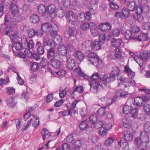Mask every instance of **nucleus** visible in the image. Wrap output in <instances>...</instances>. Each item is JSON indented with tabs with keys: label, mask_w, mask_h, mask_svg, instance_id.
I'll use <instances>...</instances> for the list:
<instances>
[{
	"label": "nucleus",
	"mask_w": 150,
	"mask_h": 150,
	"mask_svg": "<svg viewBox=\"0 0 150 150\" xmlns=\"http://www.w3.org/2000/svg\"><path fill=\"white\" fill-rule=\"evenodd\" d=\"M100 74L98 72L94 73L91 76V91L94 93L98 91L99 88L98 83L97 80L99 78Z\"/></svg>",
	"instance_id": "nucleus-1"
},
{
	"label": "nucleus",
	"mask_w": 150,
	"mask_h": 150,
	"mask_svg": "<svg viewBox=\"0 0 150 150\" xmlns=\"http://www.w3.org/2000/svg\"><path fill=\"white\" fill-rule=\"evenodd\" d=\"M12 21L11 16L9 15H7L4 18V25L6 28L5 33L6 35L11 34V32L14 31L13 27L11 26Z\"/></svg>",
	"instance_id": "nucleus-2"
},
{
	"label": "nucleus",
	"mask_w": 150,
	"mask_h": 150,
	"mask_svg": "<svg viewBox=\"0 0 150 150\" xmlns=\"http://www.w3.org/2000/svg\"><path fill=\"white\" fill-rule=\"evenodd\" d=\"M88 57L89 58L88 60L91 62L94 65L97 66L98 65L99 62L100 61L99 57L94 52H91L88 54Z\"/></svg>",
	"instance_id": "nucleus-3"
},
{
	"label": "nucleus",
	"mask_w": 150,
	"mask_h": 150,
	"mask_svg": "<svg viewBox=\"0 0 150 150\" xmlns=\"http://www.w3.org/2000/svg\"><path fill=\"white\" fill-rule=\"evenodd\" d=\"M149 8L146 5L140 4L136 5L135 10L137 14L140 15L142 13H146L149 11Z\"/></svg>",
	"instance_id": "nucleus-4"
},
{
	"label": "nucleus",
	"mask_w": 150,
	"mask_h": 150,
	"mask_svg": "<svg viewBox=\"0 0 150 150\" xmlns=\"http://www.w3.org/2000/svg\"><path fill=\"white\" fill-rule=\"evenodd\" d=\"M76 15L72 11H69L66 13V20L68 23L74 24L75 23Z\"/></svg>",
	"instance_id": "nucleus-5"
},
{
	"label": "nucleus",
	"mask_w": 150,
	"mask_h": 150,
	"mask_svg": "<svg viewBox=\"0 0 150 150\" xmlns=\"http://www.w3.org/2000/svg\"><path fill=\"white\" fill-rule=\"evenodd\" d=\"M136 41H145L150 38V31L146 33H142L139 35H136V37L134 38Z\"/></svg>",
	"instance_id": "nucleus-6"
},
{
	"label": "nucleus",
	"mask_w": 150,
	"mask_h": 150,
	"mask_svg": "<svg viewBox=\"0 0 150 150\" xmlns=\"http://www.w3.org/2000/svg\"><path fill=\"white\" fill-rule=\"evenodd\" d=\"M119 80L120 82L118 86H119L120 83L122 84L123 83H124V85L125 86V88L132 86H135L136 85L135 81L133 80L129 81L127 79L124 78L122 79V78H119Z\"/></svg>",
	"instance_id": "nucleus-7"
},
{
	"label": "nucleus",
	"mask_w": 150,
	"mask_h": 150,
	"mask_svg": "<svg viewBox=\"0 0 150 150\" xmlns=\"http://www.w3.org/2000/svg\"><path fill=\"white\" fill-rule=\"evenodd\" d=\"M112 28V25L108 22L101 23L99 25V28L101 31L107 32L110 30Z\"/></svg>",
	"instance_id": "nucleus-8"
},
{
	"label": "nucleus",
	"mask_w": 150,
	"mask_h": 150,
	"mask_svg": "<svg viewBox=\"0 0 150 150\" xmlns=\"http://www.w3.org/2000/svg\"><path fill=\"white\" fill-rule=\"evenodd\" d=\"M92 41L87 40L84 42L82 45V49L85 52L89 51L92 50Z\"/></svg>",
	"instance_id": "nucleus-9"
},
{
	"label": "nucleus",
	"mask_w": 150,
	"mask_h": 150,
	"mask_svg": "<svg viewBox=\"0 0 150 150\" xmlns=\"http://www.w3.org/2000/svg\"><path fill=\"white\" fill-rule=\"evenodd\" d=\"M58 54L62 56L66 55V45L64 44H61L57 47Z\"/></svg>",
	"instance_id": "nucleus-10"
},
{
	"label": "nucleus",
	"mask_w": 150,
	"mask_h": 150,
	"mask_svg": "<svg viewBox=\"0 0 150 150\" xmlns=\"http://www.w3.org/2000/svg\"><path fill=\"white\" fill-rule=\"evenodd\" d=\"M8 107L9 108L14 107L16 105L17 103L15 101L14 98L12 97L8 98L6 100Z\"/></svg>",
	"instance_id": "nucleus-11"
},
{
	"label": "nucleus",
	"mask_w": 150,
	"mask_h": 150,
	"mask_svg": "<svg viewBox=\"0 0 150 150\" xmlns=\"http://www.w3.org/2000/svg\"><path fill=\"white\" fill-rule=\"evenodd\" d=\"M38 11L39 14L42 16L47 15V8L46 6L43 4L40 5L38 6Z\"/></svg>",
	"instance_id": "nucleus-12"
},
{
	"label": "nucleus",
	"mask_w": 150,
	"mask_h": 150,
	"mask_svg": "<svg viewBox=\"0 0 150 150\" xmlns=\"http://www.w3.org/2000/svg\"><path fill=\"white\" fill-rule=\"evenodd\" d=\"M122 42V40L120 38L116 39L113 38L111 40V43L112 45L116 47H120Z\"/></svg>",
	"instance_id": "nucleus-13"
},
{
	"label": "nucleus",
	"mask_w": 150,
	"mask_h": 150,
	"mask_svg": "<svg viewBox=\"0 0 150 150\" xmlns=\"http://www.w3.org/2000/svg\"><path fill=\"white\" fill-rule=\"evenodd\" d=\"M123 137L125 140L127 142H131L133 139L132 133L128 130L124 132Z\"/></svg>",
	"instance_id": "nucleus-14"
},
{
	"label": "nucleus",
	"mask_w": 150,
	"mask_h": 150,
	"mask_svg": "<svg viewBox=\"0 0 150 150\" xmlns=\"http://www.w3.org/2000/svg\"><path fill=\"white\" fill-rule=\"evenodd\" d=\"M74 73L76 75L83 77L84 78L87 79L88 78V76L84 74L79 67H78L75 68Z\"/></svg>",
	"instance_id": "nucleus-15"
},
{
	"label": "nucleus",
	"mask_w": 150,
	"mask_h": 150,
	"mask_svg": "<svg viewBox=\"0 0 150 150\" xmlns=\"http://www.w3.org/2000/svg\"><path fill=\"white\" fill-rule=\"evenodd\" d=\"M69 6L71 8L75 10L80 6V4L79 1L72 0L69 2Z\"/></svg>",
	"instance_id": "nucleus-16"
},
{
	"label": "nucleus",
	"mask_w": 150,
	"mask_h": 150,
	"mask_svg": "<svg viewBox=\"0 0 150 150\" xmlns=\"http://www.w3.org/2000/svg\"><path fill=\"white\" fill-rule=\"evenodd\" d=\"M140 59L143 60H147L150 58V51H144L140 54Z\"/></svg>",
	"instance_id": "nucleus-17"
},
{
	"label": "nucleus",
	"mask_w": 150,
	"mask_h": 150,
	"mask_svg": "<svg viewBox=\"0 0 150 150\" xmlns=\"http://www.w3.org/2000/svg\"><path fill=\"white\" fill-rule=\"evenodd\" d=\"M136 35H133L132 31L129 30H127L125 32V37L126 40H135L134 37H136Z\"/></svg>",
	"instance_id": "nucleus-18"
},
{
	"label": "nucleus",
	"mask_w": 150,
	"mask_h": 150,
	"mask_svg": "<svg viewBox=\"0 0 150 150\" xmlns=\"http://www.w3.org/2000/svg\"><path fill=\"white\" fill-rule=\"evenodd\" d=\"M51 33L50 36L53 38V41L54 43L57 45L59 44L61 40V38L60 36L57 34Z\"/></svg>",
	"instance_id": "nucleus-19"
},
{
	"label": "nucleus",
	"mask_w": 150,
	"mask_h": 150,
	"mask_svg": "<svg viewBox=\"0 0 150 150\" xmlns=\"http://www.w3.org/2000/svg\"><path fill=\"white\" fill-rule=\"evenodd\" d=\"M104 79L108 83L114 81L115 79V76L114 75L110 74H108L103 76Z\"/></svg>",
	"instance_id": "nucleus-20"
},
{
	"label": "nucleus",
	"mask_w": 150,
	"mask_h": 150,
	"mask_svg": "<svg viewBox=\"0 0 150 150\" xmlns=\"http://www.w3.org/2000/svg\"><path fill=\"white\" fill-rule=\"evenodd\" d=\"M67 64H66V67L68 69H72L75 66L74 60L72 57H70L68 58L66 61Z\"/></svg>",
	"instance_id": "nucleus-21"
},
{
	"label": "nucleus",
	"mask_w": 150,
	"mask_h": 150,
	"mask_svg": "<svg viewBox=\"0 0 150 150\" xmlns=\"http://www.w3.org/2000/svg\"><path fill=\"white\" fill-rule=\"evenodd\" d=\"M124 70L126 73H127L129 78L131 79L134 78L135 74V72L131 70L128 66H125Z\"/></svg>",
	"instance_id": "nucleus-22"
},
{
	"label": "nucleus",
	"mask_w": 150,
	"mask_h": 150,
	"mask_svg": "<svg viewBox=\"0 0 150 150\" xmlns=\"http://www.w3.org/2000/svg\"><path fill=\"white\" fill-rule=\"evenodd\" d=\"M24 118L25 120L29 119L28 120L30 121H32L35 119L36 120H38V117H36L33 114L31 115L30 113L28 112L26 113L24 115Z\"/></svg>",
	"instance_id": "nucleus-23"
},
{
	"label": "nucleus",
	"mask_w": 150,
	"mask_h": 150,
	"mask_svg": "<svg viewBox=\"0 0 150 150\" xmlns=\"http://www.w3.org/2000/svg\"><path fill=\"white\" fill-rule=\"evenodd\" d=\"M51 24L49 23H44L41 25V29L44 32H49L51 31Z\"/></svg>",
	"instance_id": "nucleus-24"
},
{
	"label": "nucleus",
	"mask_w": 150,
	"mask_h": 150,
	"mask_svg": "<svg viewBox=\"0 0 150 150\" xmlns=\"http://www.w3.org/2000/svg\"><path fill=\"white\" fill-rule=\"evenodd\" d=\"M108 83L107 82V81L104 79L103 77L100 79L99 81V86L105 89L107 88L108 86Z\"/></svg>",
	"instance_id": "nucleus-25"
},
{
	"label": "nucleus",
	"mask_w": 150,
	"mask_h": 150,
	"mask_svg": "<svg viewBox=\"0 0 150 150\" xmlns=\"http://www.w3.org/2000/svg\"><path fill=\"white\" fill-rule=\"evenodd\" d=\"M50 60L52 65L56 68H58L61 65V62L58 59H52Z\"/></svg>",
	"instance_id": "nucleus-26"
},
{
	"label": "nucleus",
	"mask_w": 150,
	"mask_h": 150,
	"mask_svg": "<svg viewBox=\"0 0 150 150\" xmlns=\"http://www.w3.org/2000/svg\"><path fill=\"white\" fill-rule=\"evenodd\" d=\"M74 56L77 59L81 62L84 58V55L79 51H77L75 53Z\"/></svg>",
	"instance_id": "nucleus-27"
},
{
	"label": "nucleus",
	"mask_w": 150,
	"mask_h": 150,
	"mask_svg": "<svg viewBox=\"0 0 150 150\" xmlns=\"http://www.w3.org/2000/svg\"><path fill=\"white\" fill-rule=\"evenodd\" d=\"M48 58L50 60L55 58V52L53 48L51 47L48 49L47 54Z\"/></svg>",
	"instance_id": "nucleus-28"
},
{
	"label": "nucleus",
	"mask_w": 150,
	"mask_h": 150,
	"mask_svg": "<svg viewBox=\"0 0 150 150\" xmlns=\"http://www.w3.org/2000/svg\"><path fill=\"white\" fill-rule=\"evenodd\" d=\"M148 132L146 131L141 132L140 134V138L142 140L143 142H144L148 141L149 139V137L147 135Z\"/></svg>",
	"instance_id": "nucleus-29"
},
{
	"label": "nucleus",
	"mask_w": 150,
	"mask_h": 150,
	"mask_svg": "<svg viewBox=\"0 0 150 150\" xmlns=\"http://www.w3.org/2000/svg\"><path fill=\"white\" fill-rule=\"evenodd\" d=\"M128 92L124 90L119 89L118 90L116 93V96L117 97L121 96L123 97H125L128 95Z\"/></svg>",
	"instance_id": "nucleus-30"
},
{
	"label": "nucleus",
	"mask_w": 150,
	"mask_h": 150,
	"mask_svg": "<svg viewBox=\"0 0 150 150\" xmlns=\"http://www.w3.org/2000/svg\"><path fill=\"white\" fill-rule=\"evenodd\" d=\"M92 50L93 49L95 50L100 49L101 47L100 43L98 41L92 42Z\"/></svg>",
	"instance_id": "nucleus-31"
},
{
	"label": "nucleus",
	"mask_w": 150,
	"mask_h": 150,
	"mask_svg": "<svg viewBox=\"0 0 150 150\" xmlns=\"http://www.w3.org/2000/svg\"><path fill=\"white\" fill-rule=\"evenodd\" d=\"M76 31V29L75 28L70 27L67 29L66 31V34L68 36H66V38H69L71 36L73 35Z\"/></svg>",
	"instance_id": "nucleus-32"
},
{
	"label": "nucleus",
	"mask_w": 150,
	"mask_h": 150,
	"mask_svg": "<svg viewBox=\"0 0 150 150\" xmlns=\"http://www.w3.org/2000/svg\"><path fill=\"white\" fill-rule=\"evenodd\" d=\"M129 10L126 8H123L121 10L122 15L125 18L129 17L130 16V13Z\"/></svg>",
	"instance_id": "nucleus-33"
},
{
	"label": "nucleus",
	"mask_w": 150,
	"mask_h": 150,
	"mask_svg": "<svg viewBox=\"0 0 150 150\" xmlns=\"http://www.w3.org/2000/svg\"><path fill=\"white\" fill-rule=\"evenodd\" d=\"M141 96L136 97L134 98V104L137 106L141 107L142 105V100Z\"/></svg>",
	"instance_id": "nucleus-34"
},
{
	"label": "nucleus",
	"mask_w": 150,
	"mask_h": 150,
	"mask_svg": "<svg viewBox=\"0 0 150 150\" xmlns=\"http://www.w3.org/2000/svg\"><path fill=\"white\" fill-rule=\"evenodd\" d=\"M51 41L48 35H45L43 38V46L50 45H51Z\"/></svg>",
	"instance_id": "nucleus-35"
},
{
	"label": "nucleus",
	"mask_w": 150,
	"mask_h": 150,
	"mask_svg": "<svg viewBox=\"0 0 150 150\" xmlns=\"http://www.w3.org/2000/svg\"><path fill=\"white\" fill-rule=\"evenodd\" d=\"M12 13L14 14L18 13L19 12V8L16 4L12 3L10 6Z\"/></svg>",
	"instance_id": "nucleus-36"
},
{
	"label": "nucleus",
	"mask_w": 150,
	"mask_h": 150,
	"mask_svg": "<svg viewBox=\"0 0 150 150\" xmlns=\"http://www.w3.org/2000/svg\"><path fill=\"white\" fill-rule=\"evenodd\" d=\"M13 46L15 49L17 51H19L22 48V45L20 42L15 41L13 43Z\"/></svg>",
	"instance_id": "nucleus-37"
},
{
	"label": "nucleus",
	"mask_w": 150,
	"mask_h": 150,
	"mask_svg": "<svg viewBox=\"0 0 150 150\" xmlns=\"http://www.w3.org/2000/svg\"><path fill=\"white\" fill-rule=\"evenodd\" d=\"M79 127L80 129L83 130L88 128V122L86 120H84L81 122L80 123Z\"/></svg>",
	"instance_id": "nucleus-38"
},
{
	"label": "nucleus",
	"mask_w": 150,
	"mask_h": 150,
	"mask_svg": "<svg viewBox=\"0 0 150 150\" xmlns=\"http://www.w3.org/2000/svg\"><path fill=\"white\" fill-rule=\"evenodd\" d=\"M144 111L146 114H150V102L145 103L144 105Z\"/></svg>",
	"instance_id": "nucleus-39"
},
{
	"label": "nucleus",
	"mask_w": 150,
	"mask_h": 150,
	"mask_svg": "<svg viewBox=\"0 0 150 150\" xmlns=\"http://www.w3.org/2000/svg\"><path fill=\"white\" fill-rule=\"evenodd\" d=\"M138 109L137 108H134L131 109L130 113L131 116L133 118H136L138 115Z\"/></svg>",
	"instance_id": "nucleus-40"
},
{
	"label": "nucleus",
	"mask_w": 150,
	"mask_h": 150,
	"mask_svg": "<svg viewBox=\"0 0 150 150\" xmlns=\"http://www.w3.org/2000/svg\"><path fill=\"white\" fill-rule=\"evenodd\" d=\"M115 141V139L112 137H110L107 139L105 142L104 144L107 146H110Z\"/></svg>",
	"instance_id": "nucleus-41"
},
{
	"label": "nucleus",
	"mask_w": 150,
	"mask_h": 150,
	"mask_svg": "<svg viewBox=\"0 0 150 150\" xmlns=\"http://www.w3.org/2000/svg\"><path fill=\"white\" fill-rule=\"evenodd\" d=\"M30 20L32 22L36 23L39 22V18L36 15L33 14L30 16Z\"/></svg>",
	"instance_id": "nucleus-42"
},
{
	"label": "nucleus",
	"mask_w": 150,
	"mask_h": 150,
	"mask_svg": "<svg viewBox=\"0 0 150 150\" xmlns=\"http://www.w3.org/2000/svg\"><path fill=\"white\" fill-rule=\"evenodd\" d=\"M92 125H92L91 126V127H94L97 129L100 128L104 125V124H103V122L102 120L98 121L96 122H95L94 123L92 124Z\"/></svg>",
	"instance_id": "nucleus-43"
},
{
	"label": "nucleus",
	"mask_w": 150,
	"mask_h": 150,
	"mask_svg": "<svg viewBox=\"0 0 150 150\" xmlns=\"http://www.w3.org/2000/svg\"><path fill=\"white\" fill-rule=\"evenodd\" d=\"M135 2L132 1L129 2L127 5L128 9L130 11H133L135 8L136 6Z\"/></svg>",
	"instance_id": "nucleus-44"
},
{
	"label": "nucleus",
	"mask_w": 150,
	"mask_h": 150,
	"mask_svg": "<svg viewBox=\"0 0 150 150\" xmlns=\"http://www.w3.org/2000/svg\"><path fill=\"white\" fill-rule=\"evenodd\" d=\"M118 145L123 149H126L128 146V143L126 142H122L121 140L118 142Z\"/></svg>",
	"instance_id": "nucleus-45"
},
{
	"label": "nucleus",
	"mask_w": 150,
	"mask_h": 150,
	"mask_svg": "<svg viewBox=\"0 0 150 150\" xmlns=\"http://www.w3.org/2000/svg\"><path fill=\"white\" fill-rule=\"evenodd\" d=\"M41 134H42L43 140H45V137L50 135V133L46 129L44 128L42 130Z\"/></svg>",
	"instance_id": "nucleus-46"
},
{
	"label": "nucleus",
	"mask_w": 150,
	"mask_h": 150,
	"mask_svg": "<svg viewBox=\"0 0 150 150\" xmlns=\"http://www.w3.org/2000/svg\"><path fill=\"white\" fill-rule=\"evenodd\" d=\"M39 68V64L36 62L33 63L31 66V70L33 72L37 71Z\"/></svg>",
	"instance_id": "nucleus-47"
},
{
	"label": "nucleus",
	"mask_w": 150,
	"mask_h": 150,
	"mask_svg": "<svg viewBox=\"0 0 150 150\" xmlns=\"http://www.w3.org/2000/svg\"><path fill=\"white\" fill-rule=\"evenodd\" d=\"M51 31L50 32V35L51 33L57 34V32L58 30V26L57 25L54 24V25H51Z\"/></svg>",
	"instance_id": "nucleus-48"
},
{
	"label": "nucleus",
	"mask_w": 150,
	"mask_h": 150,
	"mask_svg": "<svg viewBox=\"0 0 150 150\" xmlns=\"http://www.w3.org/2000/svg\"><path fill=\"white\" fill-rule=\"evenodd\" d=\"M86 15L84 13H79L77 16L78 20L80 22H83L86 19Z\"/></svg>",
	"instance_id": "nucleus-49"
},
{
	"label": "nucleus",
	"mask_w": 150,
	"mask_h": 150,
	"mask_svg": "<svg viewBox=\"0 0 150 150\" xmlns=\"http://www.w3.org/2000/svg\"><path fill=\"white\" fill-rule=\"evenodd\" d=\"M142 142L143 141L140 138L136 137L134 139L135 144L137 146L138 148H139L141 146Z\"/></svg>",
	"instance_id": "nucleus-50"
},
{
	"label": "nucleus",
	"mask_w": 150,
	"mask_h": 150,
	"mask_svg": "<svg viewBox=\"0 0 150 150\" xmlns=\"http://www.w3.org/2000/svg\"><path fill=\"white\" fill-rule=\"evenodd\" d=\"M81 29L83 31H86L89 28L88 23L84 22L82 24L80 25Z\"/></svg>",
	"instance_id": "nucleus-51"
},
{
	"label": "nucleus",
	"mask_w": 150,
	"mask_h": 150,
	"mask_svg": "<svg viewBox=\"0 0 150 150\" xmlns=\"http://www.w3.org/2000/svg\"><path fill=\"white\" fill-rule=\"evenodd\" d=\"M97 115L96 114L92 115H91L89 118V121L92 124L94 123L97 120Z\"/></svg>",
	"instance_id": "nucleus-52"
},
{
	"label": "nucleus",
	"mask_w": 150,
	"mask_h": 150,
	"mask_svg": "<svg viewBox=\"0 0 150 150\" xmlns=\"http://www.w3.org/2000/svg\"><path fill=\"white\" fill-rule=\"evenodd\" d=\"M107 130L104 129V126H103L100 129L99 132V134L101 136H104L107 134Z\"/></svg>",
	"instance_id": "nucleus-53"
},
{
	"label": "nucleus",
	"mask_w": 150,
	"mask_h": 150,
	"mask_svg": "<svg viewBox=\"0 0 150 150\" xmlns=\"http://www.w3.org/2000/svg\"><path fill=\"white\" fill-rule=\"evenodd\" d=\"M122 122L124 127L126 128H129L131 125L129 123L128 120L125 117H124L122 120Z\"/></svg>",
	"instance_id": "nucleus-54"
},
{
	"label": "nucleus",
	"mask_w": 150,
	"mask_h": 150,
	"mask_svg": "<svg viewBox=\"0 0 150 150\" xmlns=\"http://www.w3.org/2000/svg\"><path fill=\"white\" fill-rule=\"evenodd\" d=\"M115 57L117 59H119L121 58L122 56V53L120 50L118 48H116L115 49Z\"/></svg>",
	"instance_id": "nucleus-55"
},
{
	"label": "nucleus",
	"mask_w": 150,
	"mask_h": 150,
	"mask_svg": "<svg viewBox=\"0 0 150 150\" xmlns=\"http://www.w3.org/2000/svg\"><path fill=\"white\" fill-rule=\"evenodd\" d=\"M48 14L51 13L55 12V7L53 5H51L47 7Z\"/></svg>",
	"instance_id": "nucleus-56"
},
{
	"label": "nucleus",
	"mask_w": 150,
	"mask_h": 150,
	"mask_svg": "<svg viewBox=\"0 0 150 150\" xmlns=\"http://www.w3.org/2000/svg\"><path fill=\"white\" fill-rule=\"evenodd\" d=\"M37 50L38 53L39 55H42L45 52L44 48L43 46L38 47Z\"/></svg>",
	"instance_id": "nucleus-57"
},
{
	"label": "nucleus",
	"mask_w": 150,
	"mask_h": 150,
	"mask_svg": "<svg viewBox=\"0 0 150 150\" xmlns=\"http://www.w3.org/2000/svg\"><path fill=\"white\" fill-rule=\"evenodd\" d=\"M110 6L112 9L117 10L119 8V6L118 4L115 2H111L109 3Z\"/></svg>",
	"instance_id": "nucleus-58"
},
{
	"label": "nucleus",
	"mask_w": 150,
	"mask_h": 150,
	"mask_svg": "<svg viewBox=\"0 0 150 150\" xmlns=\"http://www.w3.org/2000/svg\"><path fill=\"white\" fill-rule=\"evenodd\" d=\"M131 110V108L130 106L127 105L124 106L123 108V112L125 114H128L130 113V110Z\"/></svg>",
	"instance_id": "nucleus-59"
},
{
	"label": "nucleus",
	"mask_w": 150,
	"mask_h": 150,
	"mask_svg": "<svg viewBox=\"0 0 150 150\" xmlns=\"http://www.w3.org/2000/svg\"><path fill=\"white\" fill-rule=\"evenodd\" d=\"M132 32L133 35H137L139 31V28L137 26H133L131 28Z\"/></svg>",
	"instance_id": "nucleus-60"
},
{
	"label": "nucleus",
	"mask_w": 150,
	"mask_h": 150,
	"mask_svg": "<svg viewBox=\"0 0 150 150\" xmlns=\"http://www.w3.org/2000/svg\"><path fill=\"white\" fill-rule=\"evenodd\" d=\"M36 35V32L33 29H31L29 30L28 32V36L30 38H32L34 37Z\"/></svg>",
	"instance_id": "nucleus-61"
},
{
	"label": "nucleus",
	"mask_w": 150,
	"mask_h": 150,
	"mask_svg": "<svg viewBox=\"0 0 150 150\" xmlns=\"http://www.w3.org/2000/svg\"><path fill=\"white\" fill-rule=\"evenodd\" d=\"M47 64V60L45 58H43L40 63V66L43 68H45Z\"/></svg>",
	"instance_id": "nucleus-62"
},
{
	"label": "nucleus",
	"mask_w": 150,
	"mask_h": 150,
	"mask_svg": "<svg viewBox=\"0 0 150 150\" xmlns=\"http://www.w3.org/2000/svg\"><path fill=\"white\" fill-rule=\"evenodd\" d=\"M144 131L148 132L150 131V122H146L144 124Z\"/></svg>",
	"instance_id": "nucleus-63"
},
{
	"label": "nucleus",
	"mask_w": 150,
	"mask_h": 150,
	"mask_svg": "<svg viewBox=\"0 0 150 150\" xmlns=\"http://www.w3.org/2000/svg\"><path fill=\"white\" fill-rule=\"evenodd\" d=\"M99 38L100 41L103 43L105 40H108L109 39V36H108V37H107L105 35L103 34H101L100 35Z\"/></svg>",
	"instance_id": "nucleus-64"
}]
</instances>
